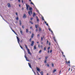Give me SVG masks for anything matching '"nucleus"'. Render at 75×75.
I'll use <instances>...</instances> for the list:
<instances>
[{
  "instance_id": "nucleus-1",
  "label": "nucleus",
  "mask_w": 75,
  "mask_h": 75,
  "mask_svg": "<svg viewBox=\"0 0 75 75\" xmlns=\"http://www.w3.org/2000/svg\"><path fill=\"white\" fill-rule=\"evenodd\" d=\"M29 10H30V11H29L28 12V13L29 15V16H31V14H30V13L31 14H32V10H33V8H32L29 7Z\"/></svg>"
},
{
  "instance_id": "nucleus-2",
  "label": "nucleus",
  "mask_w": 75,
  "mask_h": 75,
  "mask_svg": "<svg viewBox=\"0 0 75 75\" xmlns=\"http://www.w3.org/2000/svg\"><path fill=\"white\" fill-rule=\"evenodd\" d=\"M26 10H28V8L30 7V5H28L27 4H26Z\"/></svg>"
},
{
  "instance_id": "nucleus-3",
  "label": "nucleus",
  "mask_w": 75,
  "mask_h": 75,
  "mask_svg": "<svg viewBox=\"0 0 75 75\" xmlns=\"http://www.w3.org/2000/svg\"><path fill=\"white\" fill-rule=\"evenodd\" d=\"M17 39L18 41V43L20 45V39L17 36Z\"/></svg>"
},
{
  "instance_id": "nucleus-4",
  "label": "nucleus",
  "mask_w": 75,
  "mask_h": 75,
  "mask_svg": "<svg viewBox=\"0 0 75 75\" xmlns=\"http://www.w3.org/2000/svg\"><path fill=\"white\" fill-rule=\"evenodd\" d=\"M27 52L28 53V54H30V55H31V53L30 52V51L29 49L27 50Z\"/></svg>"
},
{
  "instance_id": "nucleus-5",
  "label": "nucleus",
  "mask_w": 75,
  "mask_h": 75,
  "mask_svg": "<svg viewBox=\"0 0 75 75\" xmlns=\"http://www.w3.org/2000/svg\"><path fill=\"white\" fill-rule=\"evenodd\" d=\"M36 69H37V71H38L39 72H40V70L39 68H38V67H36Z\"/></svg>"
},
{
  "instance_id": "nucleus-6",
  "label": "nucleus",
  "mask_w": 75,
  "mask_h": 75,
  "mask_svg": "<svg viewBox=\"0 0 75 75\" xmlns=\"http://www.w3.org/2000/svg\"><path fill=\"white\" fill-rule=\"evenodd\" d=\"M26 17H27L26 15H25V14H24L23 16V18H25Z\"/></svg>"
},
{
  "instance_id": "nucleus-7",
  "label": "nucleus",
  "mask_w": 75,
  "mask_h": 75,
  "mask_svg": "<svg viewBox=\"0 0 75 75\" xmlns=\"http://www.w3.org/2000/svg\"><path fill=\"white\" fill-rule=\"evenodd\" d=\"M31 46H33V45L34 44V42L33 41H32L31 42Z\"/></svg>"
},
{
  "instance_id": "nucleus-8",
  "label": "nucleus",
  "mask_w": 75,
  "mask_h": 75,
  "mask_svg": "<svg viewBox=\"0 0 75 75\" xmlns=\"http://www.w3.org/2000/svg\"><path fill=\"white\" fill-rule=\"evenodd\" d=\"M7 6L8 7H11V6L10 5V3H8L7 4Z\"/></svg>"
},
{
  "instance_id": "nucleus-9",
  "label": "nucleus",
  "mask_w": 75,
  "mask_h": 75,
  "mask_svg": "<svg viewBox=\"0 0 75 75\" xmlns=\"http://www.w3.org/2000/svg\"><path fill=\"white\" fill-rule=\"evenodd\" d=\"M49 30L50 31H51L52 33H53V32H52V31L51 29V28H49Z\"/></svg>"
},
{
  "instance_id": "nucleus-10",
  "label": "nucleus",
  "mask_w": 75,
  "mask_h": 75,
  "mask_svg": "<svg viewBox=\"0 0 75 75\" xmlns=\"http://www.w3.org/2000/svg\"><path fill=\"white\" fill-rule=\"evenodd\" d=\"M11 29L12 30V31H13V32H14V33H15V34H16V35H17V33H16L15 31H14L13 30V29L11 28Z\"/></svg>"
},
{
  "instance_id": "nucleus-11",
  "label": "nucleus",
  "mask_w": 75,
  "mask_h": 75,
  "mask_svg": "<svg viewBox=\"0 0 75 75\" xmlns=\"http://www.w3.org/2000/svg\"><path fill=\"white\" fill-rule=\"evenodd\" d=\"M36 20L38 22L39 21V19H38V17L37 16H36Z\"/></svg>"
},
{
  "instance_id": "nucleus-12",
  "label": "nucleus",
  "mask_w": 75,
  "mask_h": 75,
  "mask_svg": "<svg viewBox=\"0 0 75 75\" xmlns=\"http://www.w3.org/2000/svg\"><path fill=\"white\" fill-rule=\"evenodd\" d=\"M25 48H26L27 50H29V49H28V47H27V46L26 45H25Z\"/></svg>"
},
{
  "instance_id": "nucleus-13",
  "label": "nucleus",
  "mask_w": 75,
  "mask_h": 75,
  "mask_svg": "<svg viewBox=\"0 0 75 75\" xmlns=\"http://www.w3.org/2000/svg\"><path fill=\"white\" fill-rule=\"evenodd\" d=\"M57 71V69H54L53 71V73H55V71Z\"/></svg>"
},
{
  "instance_id": "nucleus-14",
  "label": "nucleus",
  "mask_w": 75,
  "mask_h": 75,
  "mask_svg": "<svg viewBox=\"0 0 75 75\" xmlns=\"http://www.w3.org/2000/svg\"><path fill=\"white\" fill-rule=\"evenodd\" d=\"M28 64L29 65V66L30 68H31V64H30V63H28Z\"/></svg>"
},
{
  "instance_id": "nucleus-15",
  "label": "nucleus",
  "mask_w": 75,
  "mask_h": 75,
  "mask_svg": "<svg viewBox=\"0 0 75 75\" xmlns=\"http://www.w3.org/2000/svg\"><path fill=\"white\" fill-rule=\"evenodd\" d=\"M38 25H35V28H37V27H38Z\"/></svg>"
},
{
  "instance_id": "nucleus-16",
  "label": "nucleus",
  "mask_w": 75,
  "mask_h": 75,
  "mask_svg": "<svg viewBox=\"0 0 75 75\" xmlns=\"http://www.w3.org/2000/svg\"><path fill=\"white\" fill-rule=\"evenodd\" d=\"M35 16V13H34L33 14V17H34V16Z\"/></svg>"
},
{
  "instance_id": "nucleus-17",
  "label": "nucleus",
  "mask_w": 75,
  "mask_h": 75,
  "mask_svg": "<svg viewBox=\"0 0 75 75\" xmlns=\"http://www.w3.org/2000/svg\"><path fill=\"white\" fill-rule=\"evenodd\" d=\"M40 74H41V75H43V71H41L40 72Z\"/></svg>"
},
{
  "instance_id": "nucleus-18",
  "label": "nucleus",
  "mask_w": 75,
  "mask_h": 75,
  "mask_svg": "<svg viewBox=\"0 0 75 75\" xmlns=\"http://www.w3.org/2000/svg\"><path fill=\"white\" fill-rule=\"evenodd\" d=\"M34 35L33 33L32 34V36H31V38H33V37H34Z\"/></svg>"
},
{
  "instance_id": "nucleus-19",
  "label": "nucleus",
  "mask_w": 75,
  "mask_h": 75,
  "mask_svg": "<svg viewBox=\"0 0 75 75\" xmlns=\"http://www.w3.org/2000/svg\"><path fill=\"white\" fill-rule=\"evenodd\" d=\"M20 25H21V21H19Z\"/></svg>"
},
{
  "instance_id": "nucleus-20",
  "label": "nucleus",
  "mask_w": 75,
  "mask_h": 75,
  "mask_svg": "<svg viewBox=\"0 0 75 75\" xmlns=\"http://www.w3.org/2000/svg\"><path fill=\"white\" fill-rule=\"evenodd\" d=\"M26 61H28V62L30 61H29V59H28L27 58H26Z\"/></svg>"
},
{
  "instance_id": "nucleus-21",
  "label": "nucleus",
  "mask_w": 75,
  "mask_h": 75,
  "mask_svg": "<svg viewBox=\"0 0 75 75\" xmlns=\"http://www.w3.org/2000/svg\"><path fill=\"white\" fill-rule=\"evenodd\" d=\"M37 48V47H36V46H34V50H35Z\"/></svg>"
},
{
  "instance_id": "nucleus-22",
  "label": "nucleus",
  "mask_w": 75,
  "mask_h": 75,
  "mask_svg": "<svg viewBox=\"0 0 75 75\" xmlns=\"http://www.w3.org/2000/svg\"><path fill=\"white\" fill-rule=\"evenodd\" d=\"M52 67H54V64H52Z\"/></svg>"
},
{
  "instance_id": "nucleus-23",
  "label": "nucleus",
  "mask_w": 75,
  "mask_h": 75,
  "mask_svg": "<svg viewBox=\"0 0 75 75\" xmlns=\"http://www.w3.org/2000/svg\"><path fill=\"white\" fill-rule=\"evenodd\" d=\"M30 4H33V5H34V4H33V2H31V1L30 2Z\"/></svg>"
},
{
  "instance_id": "nucleus-24",
  "label": "nucleus",
  "mask_w": 75,
  "mask_h": 75,
  "mask_svg": "<svg viewBox=\"0 0 75 75\" xmlns=\"http://www.w3.org/2000/svg\"><path fill=\"white\" fill-rule=\"evenodd\" d=\"M28 29H27L26 30V33H28Z\"/></svg>"
},
{
  "instance_id": "nucleus-25",
  "label": "nucleus",
  "mask_w": 75,
  "mask_h": 75,
  "mask_svg": "<svg viewBox=\"0 0 75 75\" xmlns=\"http://www.w3.org/2000/svg\"><path fill=\"white\" fill-rule=\"evenodd\" d=\"M30 23H31L32 24H33V22L30 21Z\"/></svg>"
},
{
  "instance_id": "nucleus-26",
  "label": "nucleus",
  "mask_w": 75,
  "mask_h": 75,
  "mask_svg": "<svg viewBox=\"0 0 75 75\" xmlns=\"http://www.w3.org/2000/svg\"><path fill=\"white\" fill-rule=\"evenodd\" d=\"M20 33L21 34H23V32H22V31L20 30Z\"/></svg>"
},
{
  "instance_id": "nucleus-27",
  "label": "nucleus",
  "mask_w": 75,
  "mask_h": 75,
  "mask_svg": "<svg viewBox=\"0 0 75 75\" xmlns=\"http://www.w3.org/2000/svg\"><path fill=\"white\" fill-rule=\"evenodd\" d=\"M41 51H41V50H40V51H39V53H40L41 52Z\"/></svg>"
},
{
  "instance_id": "nucleus-28",
  "label": "nucleus",
  "mask_w": 75,
  "mask_h": 75,
  "mask_svg": "<svg viewBox=\"0 0 75 75\" xmlns=\"http://www.w3.org/2000/svg\"><path fill=\"white\" fill-rule=\"evenodd\" d=\"M45 63H47V60L46 59L45 60Z\"/></svg>"
},
{
  "instance_id": "nucleus-29",
  "label": "nucleus",
  "mask_w": 75,
  "mask_h": 75,
  "mask_svg": "<svg viewBox=\"0 0 75 75\" xmlns=\"http://www.w3.org/2000/svg\"><path fill=\"white\" fill-rule=\"evenodd\" d=\"M54 41H55V42H56V40L55 39V37L54 38Z\"/></svg>"
},
{
  "instance_id": "nucleus-30",
  "label": "nucleus",
  "mask_w": 75,
  "mask_h": 75,
  "mask_svg": "<svg viewBox=\"0 0 75 75\" xmlns=\"http://www.w3.org/2000/svg\"><path fill=\"white\" fill-rule=\"evenodd\" d=\"M47 67H50L49 64H47Z\"/></svg>"
},
{
  "instance_id": "nucleus-31",
  "label": "nucleus",
  "mask_w": 75,
  "mask_h": 75,
  "mask_svg": "<svg viewBox=\"0 0 75 75\" xmlns=\"http://www.w3.org/2000/svg\"><path fill=\"white\" fill-rule=\"evenodd\" d=\"M37 37H38V38H39V37H40V35H39V34L38 35Z\"/></svg>"
},
{
  "instance_id": "nucleus-32",
  "label": "nucleus",
  "mask_w": 75,
  "mask_h": 75,
  "mask_svg": "<svg viewBox=\"0 0 75 75\" xmlns=\"http://www.w3.org/2000/svg\"><path fill=\"white\" fill-rule=\"evenodd\" d=\"M19 45H20V47H21V49H23V47H21V46L20 45V44Z\"/></svg>"
},
{
  "instance_id": "nucleus-33",
  "label": "nucleus",
  "mask_w": 75,
  "mask_h": 75,
  "mask_svg": "<svg viewBox=\"0 0 75 75\" xmlns=\"http://www.w3.org/2000/svg\"><path fill=\"white\" fill-rule=\"evenodd\" d=\"M16 20H18V16H17V17L16 18Z\"/></svg>"
},
{
  "instance_id": "nucleus-34",
  "label": "nucleus",
  "mask_w": 75,
  "mask_h": 75,
  "mask_svg": "<svg viewBox=\"0 0 75 75\" xmlns=\"http://www.w3.org/2000/svg\"><path fill=\"white\" fill-rule=\"evenodd\" d=\"M41 28H39V31H41Z\"/></svg>"
},
{
  "instance_id": "nucleus-35",
  "label": "nucleus",
  "mask_w": 75,
  "mask_h": 75,
  "mask_svg": "<svg viewBox=\"0 0 75 75\" xmlns=\"http://www.w3.org/2000/svg\"><path fill=\"white\" fill-rule=\"evenodd\" d=\"M25 59H26V58H27V57H26V55H25Z\"/></svg>"
},
{
  "instance_id": "nucleus-36",
  "label": "nucleus",
  "mask_w": 75,
  "mask_h": 75,
  "mask_svg": "<svg viewBox=\"0 0 75 75\" xmlns=\"http://www.w3.org/2000/svg\"><path fill=\"white\" fill-rule=\"evenodd\" d=\"M46 49V47H45L44 48V50H45V51Z\"/></svg>"
},
{
  "instance_id": "nucleus-37",
  "label": "nucleus",
  "mask_w": 75,
  "mask_h": 75,
  "mask_svg": "<svg viewBox=\"0 0 75 75\" xmlns=\"http://www.w3.org/2000/svg\"><path fill=\"white\" fill-rule=\"evenodd\" d=\"M38 47L39 48H40V45H38Z\"/></svg>"
},
{
  "instance_id": "nucleus-38",
  "label": "nucleus",
  "mask_w": 75,
  "mask_h": 75,
  "mask_svg": "<svg viewBox=\"0 0 75 75\" xmlns=\"http://www.w3.org/2000/svg\"><path fill=\"white\" fill-rule=\"evenodd\" d=\"M50 49V47H48V50H49V49Z\"/></svg>"
},
{
  "instance_id": "nucleus-39",
  "label": "nucleus",
  "mask_w": 75,
  "mask_h": 75,
  "mask_svg": "<svg viewBox=\"0 0 75 75\" xmlns=\"http://www.w3.org/2000/svg\"><path fill=\"white\" fill-rule=\"evenodd\" d=\"M62 54V55H64V52H61Z\"/></svg>"
},
{
  "instance_id": "nucleus-40",
  "label": "nucleus",
  "mask_w": 75,
  "mask_h": 75,
  "mask_svg": "<svg viewBox=\"0 0 75 75\" xmlns=\"http://www.w3.org/2000/svg\"><path fill=\"white\" fill-rule=\"evenodd\" d=\"M18 1L19 3H20V2H21L20 0H18Z\"/></svg>"
},
{
  "instance_id": "nucleus-41",
  "label": "nucleus",
  "mask_w": 75,
  "mask_h": 75,
  "mask_svg": "<svg viewBox=\"0 0 75 75\" xmlns=\"http://www.w3.org/2000/svg\"><path fill=\"white\" fill-rule=\"evenodd\" d=\"M30 42H31V38L30 39Z\"/></svg>"
},
{
  "instance_id": "nucleus-42",
  "label": "nucleus",
  "mask_w": 75,
  "mask_h": 75,
  "mask_svg": "<svg viewBox=\"0 0 75 75\" xmlns=\"http://www.w3.org/2000/svg\"><path fill=\"white\" fill-rule=\"evenodd\" d=\"M47 52L48 53H49L50 52V50H48Z\"/></svg>"
},
{
  "instance_id": "nucleus-43",
  "label": "nucleus",
  "mask_w": 75,
  "mask_h": 75,
  "mask_svg": "<svg viewBox=\"0 0 75 75\" xmlns=\"http://www.w3.org/2000/svg\"><path fill=\"white\" fill-rule=\"evenodd\" d=\"M42 40H43V38H42V37L41 38V40L42 41Z\"/></svg>"
},
{
  "instance_id": "nucleus-44",
  "label": "nucleus",
  "mask_w": 75,
  "mask_h": 75,
  "mask_svg": "<svg viewBox=\"0 0 75 75\" xmlns=\"http://www.w3.org/2000/svg\"><path fill=\"white\" fill-rule=\"evenodd\" d=\"M22 27L23 28H24V26H22Z\"/></svg>"
},
{
  "instance_id": "nucleus-45",
  "label": "nucleus",
  "mask_w": 75,
  "mask_h": 75,
  "mask_svg": "<svg viewBox=\"0 0 75 75\" xmlns=\"http://www.w3.org/2000/svg\"><path fill=\"white\" fill-rule=\"evenodd\" d=\"M68 64H69L70 63V61H69L68 62Z\"/></svg>"
},
{
  "instance_id": "nucleus-46",
  "label": "nucleus",
  "mask_w": 75,
  "mask_h": 75,
  "mask_svg": "<svg viewBox=\"0 0 75 75\" xmlns=\"http://www.w3.org/2000/svg\"><path fill=\"white\" fill-rule=\"evenodd\" d=\"M35 31H36V32H37V31H38V30L37 29Z\"/></svg>"
},
{
  "instance_id": "nucleus-47",
  "label": "nucleus",
  "mask_w": 75,
  "mask_h": 75,
  "mask_svg": "<svg viewBox=\"0 0 75 75\" xmlns=\"http://www.w3.org/2000/svg\"><path fill=\"white\" fill-rule=\"evenodd\" d=\"M16 15H17V16H18V13H16Z\"/></svg>"
},
{
  "instance_id": "nucleus-48",
  "label": "nucleus",
  "mask_w": 75,
  "mask_h": 75,
  "mask_svg": "<svg viewBox=\"0 0 75 75\" xmlns=\"http://www.w3.org/2000/svg\"><path fill=\"white\" fill-rule=\"evenodd\" d=\"M44 22H45V24H47V22H46L45 21Z\"/></svg>"
},
{
  "instance_id": "nucleus-49",
  "label": "nucleus",
  "mask_w": 75,
  "mask_h": 75,
  "mask_svg": "<svg viewBox=\"0 0 75 75\" xmlns=\"http://www.w3.org/2000/svg\"><path fill=\"white\" fill-rule=\"evenodd\" d=\"M49 45H51V43L50 42H49Z\"/></svg>"
},
{
  "instance_id": "nucleus-50",
  "label": "nucleus",
  "mask_w": 75,
  "mask_h": 75,
  "mask_svg": "<svg viewBox=\"0 0 75 75\" xmlns=\"http://www.w3.org/2000/svg\"><path fill=\"white\" fill-rule=\"evenodd\" d=\"M33 20V18H30V20Z\"/></svg>"
},
{
  "instance_id": "nucleus-51",
  "label": "nucleus",
  "mask_w": 75,
  "mask_h": 75,
  "mask_svg": "<svg viewBox=\"0 0 75 75\" xmlns=\"http://www.w3.org/2000/svg\"><path fill=\"white\" fill-rule=\"evenodd\" d=\"M42 20H44V18L42 17Z\"/></svg>"
},
{
  "instance_id": "nucleus-52",
  "label": "nucleus",
  "mask_w": 75,
  "mask_h": 75,
  "mask_svg": "<svg viewBox=\"0 0 75 75\" xmlns=\"http://www.w3.org/2000/svg\"><path fill=\"white\" fill-rule=\"evenodd\" d=\"M50 53H51V52H52V50H50Z\"/></svg>"
},
{
  "instance_id": "nucleus-53",
  "label": "nucleus",
  "mask_w": 75,
  "mask_h": 75,
  "mask_svg": "<svg viewBox=\"0 0 75 75\" xmlns=\"http://www.w3.org/2000/svg\"><path fill=\"white\" fill-rule=\"evenodd\" d=\"M41 48H42V45H41Z\"/></svg>"
},
{
  "instance_id": "nucleus-54",
  "label": "nucleus",
  "mask_w": 75,
  "mask_h": 75,
  "mask_svg": "<svg viewBox=\"0 0 75 75\" xmlns=\"http://www.w3.org/2000/svg\"><path fill=\"white\" fill-rule=\"evenodd\" d=\"M22 3H23V0H22Z\"/></svg>"
},
{
  "instance_id": "nucleus-55",
  "label": "nucleus",
  "mask_w": 75,
  "mask_h": 75,
  "mask_svg": "<svg viewBox=\"0 0 75 75\" xmlns=\"http://www.w3.org/2000/svg\"><path fill=\"white\" fill-rule=\"evenodd\" d=\"M46 25H47V26H48V24L46 23Z\"/></svg>"
},
{
  "instance_id": "nucleus-56",
  "label": "nucleus",
  "mask_w": 75,
  "mask_h": 75,
  "mask_svg": "<svg viewBox=\"0 0 75 75\" xmlns=\"http://www.w3.org/2000/svg\"><path fill=\"white\" fill-rule=\"evenodd\" d=\"M45 58L46 59H47V58H48V57H46Z\"/></svg>"
},
{
  "instance_id": "nucleus-57",
  "label": "nucleus",
  "mask_w": 75,
  "mask_h": 75,
  "mask_svg": "<svg viewBox=\"0 0 75 75\" xmlns=\"http://www.w3.org/2000/svg\"><path fill=\"white\" fill-rule=\"evenodd\" d=\"M30 29H31L32 28V27H31L30 28Z\"/></svg>"
},
{
  "instance_id": "nucleus-58",
  "label": "nucleus",
  "mask_w": 75,
  "mask_h": 75,
  "mask_svg": "<svg viewBox=\"0 0 75 75\" xmlns=\"http://www.w3.org/2000/svg\"><path fill=\"white\" fill-rule=\"evenodd\" d=\"M21 42H23V40H21Z\"/></svg>"
},
{
  "instance_id": "nucleus-59",
  "label": "nucleus",
  "mask_w": 75,
  "mask_h": 75,
  "mask_svg": "<svg viewBox=\"0 0 75 75\" xmlns=\"http://www.w3.org/2000/svg\"><path fill=\"white\" fill-rule=\"evenodd\" d=\"M47 43H48V41L47 40Z\"/></svg>"
},
{
  "instance_id": "nucleus-60",
  "label": "nucleus",
  "mask_w": 75,
  "mask_h": 75,
  "mask_svg": "<svg viewBox=\"0 0 75 75\" xmlns=\"http://www.w3.org/2000/svg\"><path fill=\"white\" fill-rule=\"evenodd\" d=\"M29 1H30V2L31 1V0H29Z\"/></svg>"
},
{
  "instance_id": "nucleus-61",
  "label": "nucleus",
  "mask_w": 75,
  "mask_h": 75,
  "mask_svg": "<svg viewBox=\"0 0 75 75\" xmlns=\"http://www.w3.org/2000/svg\"><path fill=\"white\" fill-rule=\"evenodd\" d=\"M19 7H21V5H19Z\"/></svg>"
},
{
  "instance_id": "nucleus-62",
  "label": "nucleus",
  "mask_w": 75,
  "mask_h": 75,
  "mask_svg": "<svg viewBox=\"0 0 75 75\" xmlns=\"http://www.w3.org/2000/svg\"><path fill=\"white\" fill-rule=\"evenodd\" d=\"M37 43H38V44L39 43V42H37Z\"/></svg>"
},
{
  "instance_id": "nucleus-63",
  "label": "nucleus",
  "mask_w": 75,
  "mask_h": 75,
  "mask_svg": "<svg viewBox=\"0 0 75 75\" xmlns=\"http://www.w3.org/2000/svg\"><path fill=\"white\" fill-rule=\"evenodd\" d=\"M69 70H70V68H69Z\"/></svg>"
},
{
  "instance_id": "nucleus-64",
  "label": "nucleus",
  "mask_w": 75,
  "mask_h": 75,
  "mask_svg": "<svg viewBox=\"0 0 75 75\" xmlns=\"http://www.w3.org/2000/svg\"><path fill=\"white\" fill-rule=\"evenodd\" d=\"M22 10H24V8H22Z\"/></svg>"
}]
</instances>
